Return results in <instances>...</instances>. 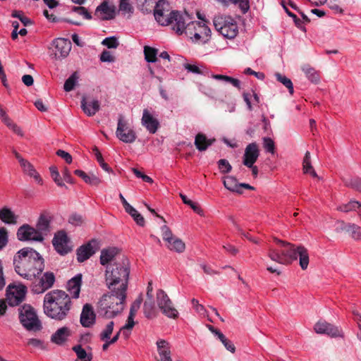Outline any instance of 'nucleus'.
I'll return each mask as SVG.
<instances>
[{"instance_id": "nucleus-38", "label": "nucleus", "mask_w": 361, "mask_h": 361, "mask_svg": "<svg viewBox=\"0 0 361 361\" xmlns=\"http://www.w3.org/2000/svg\"><path fill=\"white\" fill-rule=\"evenodd\" d=\"M140 10L143 13H150L152 9H154L155 5L157 3V0H137Z\"/></svg>"}, {"instance_id": "nucleus-15", "label": "nucleus", "mask_w": 361, "mask_h": 361, "mask_svg": "<svg viewBox=\"0 0 361 361\" xmlns=\"http://www.w3.org/2000/svg\"><path fill=\"white\" fill-rule=\"evenodd\" d=\"M98 249V243L92 240L87 244L80 246L77 250V259L79 262H83L92 256Z\"/></svg>"}, {"instance_id": "nucleus-9", "label": "nucleus", "mask_w": 361, "mask_h": 361, "mask_svg": "<svg viewBox=\"0 0 361 361\" xmlns=\"http://www.w3.org/2000/svg\"><path fill=\"white\" fill-rule=\"evenodd\" d=\"M156 299L159 308L165 316L171 319L178 318V312L164 290L159 289L157 291Z\"/></svg>"}, {"instance_id": "nucleus-48", "label": "nucleus", "mask_w": 361, "mask_h": 361, "mask_svg": "<svg viewBox=\"0 0 361 361\" xmlns=\"http://www.w3.org/2000/svg\"><path fill=\"white\" fill-rule=\"evenodd\" d=\"M119 11L123 13L132 14L133 13V7L130 4V0H120Z\"/></svg>"}, {"instance_id": "nucleus-10", "label": "nucleus", "mask_w": 361, "mask_h": 361, "mask_svg": "<svg viewBox=\"0 0 361 361\" xmlns=\"http://www.w3.org/2000/svg\"><path fill=\"white\" fill-rule=\"evenodd\" d=\"M116 135L121 141L125 143H133L137 137L135 132L129 127L128 121L121 114L118 116Z\"/></svg>"}, {"instance_id": "nucleus-63", "label": "nucleus", "mask_w": 361, "mask_h": 361, "mask_svg": "<svg viewBox=\"0 0 361 361\" xmlns=\"http://www.w3.org/2000/svg\"><path fill=\"white\" fill-rule=\"evenodd\" d=\"M56 154L61 157L62 159H63L66 163L68 164H71L72 162V157L71 155L64 151V150H62V149H59L57 152H56Z\"/></svg>"}, {"instance_id": "nucleus-18", "label": "nucleus", "mask_w": 361, "mask_h": 361, "mask_svg": "<svg viewBox=\"0 0 361 361\" xmlns=\"http://www.w3.org/2000/svg\"><path fill=\"white\" fill-rule=\"evenodd\" d=\"M259 156V150L255 142L247 145L243 157V164L245 166H252L257 161Z\"/></svg>"}, {"instance_id": "nucleus-21", "label": "nucleus", "mask_w": 361, "mask_h": 361, "mask_svg": "<svg viewBox=\"0 0 361 361\" xmlns=\"http://www.w3.org/2000/svg\"><path fill=\"white\" fill-rule=\"evenodd\" d=\"M157 353L159 356L158 361H170L171 358V344L164 339H158L156 342Z\"/></svg>"}, {"instance_id": "nucleus-50", "label": "nucleus", "mask_w": 361, "mask_h": 361, "mask_svg": "<svg viewBox=\"0 0 361 361\" xmlns=\"http://www.w3.org/2000/svg\"><path fill=\"white\" fill-rule=\"evenodd\" d=\"M231 3L238 5L243 14L246 13L250 9L249 0H228Z\"/></svg>"}, {"instance_id": "nucleus-56", "label": "nucleus", "mask_w": 361, "mask_h": 361, "mask_svg": "<svg viewBox=\"0 0 361 361\" xmlns=\"http://www.w3.org/2000/svg\"><path fill=\"white\" fill-rule=\"evenodd\" d=\"M27 345H32L34 348H37L41 350H45L46 345L42 340L38 338H30L27 341Z\"/></svg>"}, {"instance_id": "nucleus-31", "label": "nucleus", "mask_w": 361, "mask_h": 361, "mask_svg": "<svg viewBox=\"0 0 361 361\" xmlns=\"http://www.w3.org/2000/svg\"><path fill=\"white\" fill-rule=\"evenodd\" d=\"M18 216L9 208L4 207L0 210V219L7 224H16Z\"/></svg>"}, {"instance_id": "nucleus-28", "label": "nucleus", "mask_w": 361, "mask_h": 361, "mask_svg": "<svg viewBox=\"0 0 361 361\" xmlns=\"http://www.w3.org/2000/svg\"><path fill=\"white\" fill-rule=\"evenodd\" d=\"M100 104L98 100L87 101L85 97L81 101V108L88 116H94L99 110Z\"/></svg>"}, {"instance_id": "nucleus-61", "label": "nucleus", "mask_w": 361, "mask_h": 361, "mask_svg": "<svg viewBox=\"0 0 361 361\" xmlns=\"http://www.w3.org/2000/svg\"><path fill=\"white\" fill-rule=\"evenodd\" d=\"M346 185L361 192L360 178H356L350 179L348 182L346 183Z\"/></svg>"}, {"instance_id": "nucleus-51", "label": "nucleus", "mask_w": 361, "mask_h": 361, "mask_svg": "<svg viewBox=\"0 0 361 361\" xmlns=\"http://www.w3.org/2000/svg\"><path fill=\"white\" fill-rule=\"evenodd\" d=\"M8 235L6 228H0V251L2 250L8 244Z\"/></svg>"}, {"instance_id": "nucleus-16", "label": "nucleus", "mask_w": 361, "mask_h": 361, "mask_svg": "<svg viewBox=\"0 0 361 361\" xmlns=\"http://www.w3.org/2000/svg\"><path fill=\"white\" fill-rule=\"evenodd\" d=\"M55 282V276L53 272L47 271L45 272L37 284H36L32 290L35 293H42L47 290L51 288Z\"/></svg>"}, {"instance_id": "nucleus-12", "label": "nucleus", "mask_w": 361, "mask_h": 361, "mask_svg": "<svg viewBox=\"0 0 361 361\" xmlns=\"http://www.w3.org/2000/svg\"><path fill=\"white\" fill-rule=\"evenodd\" d=\"M17 238L20 241L42 242L44 240V236L40 234V232L28 224H24L18 229Z\"/></svg>"}, {"instance_id": "nucleus-52", "label": "nucleus", "mask_w": 361, "mask_h": 361, "mask_svg": "<svg viewBox=\"0 0 361 361\" xmlns=\"http://www.w3.org/2000/svg\"><path fill=\"white\" fill-rule=\"evenodd\" d=\"M218 166L220 172L222 173H228L232 169L231 165L229 164L228 161L225 159H221L218 161Z\"/></svg>"}, {"instance_id": "nucleus-2", "label": "nucleus", "mask_w": 361, "mask_h": 361, "mask_svg": "<svg viewBox=\"0 0 361 361\" xmlns=\"http://www.w3.org/2000/svg\"><path fill=\"white\" fill-rule=\"evenodd\" d=\"M277 244L276 247H270L268 257L274 262L281 264H289L299 257L300 266L305 270L309 264V253L304 246H296L286 241L274 238Z\"/></svg>"}, {"instance_id": "nucleus-47", "label": "nucleus", "mask_w": 361, "mask_h": 361, "mask_svg": "<svg viewBox=\"0 0 361 361\" xmlns=\"http://www.w3.org/2000/svg\"><path fill=\"white\" fill-rule=\"evenodd\" d=\"M154 307L152 300L145 301L143 305V312L145 317L148 319L154 317Z\"/></svg>"}, {"instance_id": "nucleus-13", "label": "nucleus", "mask_w": 361, "mask_h": 361, "mask_svg": "<svg viewBox=\"0 0 361 361\" xmlns=\"http://www.w3.org/2000/svg\"><path fill=\"white\" fill-rule=\"evenodd\" d=\"M69 238L65 231H59L54 234L52 244L56 251L61 255H66L71 251Z\"/></svg>"}, {"instance_id": "nucleus-36", "label": "nucleus", "mask_w": 361, "mask_h": 361, "mask_svg": "<svg viewBox=\"0 0 361 361\" xmlns=\"http://www.w3.org/2000/svg\"><path fill=\"white\" fill-rule=\"evenodd\" d=\"M20 166L23 169L24 171L29 176L33 177L37 183H40L42 182V179L39 173L35 171L30 162L25 159L24 161H21Z\"/></svg>"}, {"instance_id": "nucleus-5", "label": "nucleus", "mask_w": 361, "mask_h": 361, "mask_svg": "<svg viewBox=\"0 0 361 361\" xmlns=\"http://www.w3.org/2000/svg\"><path fill=\"white\" fill-rule=\"evenodd\" d=\"M154 16L157 22L162 26L171 25L176 34H183L185 13L171 11L169 4L164 0H159L155 5Z\"/></svg>"}, {"instance_id": "nucleus-60", "label": "nucleus", "mask_w": 361, "mask_h": 361, "mask_svg": "<svg viewBox=\"0 0 361 361\" xmlns=\"http://www.w3.org/2000/svg\"><path fill=\"white\" fill-rule=\"evenodd\" d=\"M161 233L164 240H165L166 243H168L174 237L169 227L166 225L161 227Z\"/></svg>"}, {"instance_id": "nucleus-43", "label": "nucleus", "mask_w": 361, "mask_h": 361, "mask_svg": "<svg viewBox=\"0 0 361 361\" xmlns=\"http://www.w3.org/2000/svg\"><path fill=\"white\" fill-rule=\"evenodd\" d=\"M126 212L133 218L137 225L140 226H145V221L144 217L133 207L129 208Z\"/></svg>"}, {"instance_id": "nucleus-24", "label": "nucleus", "mask_w": 361, "mask_h": 361, "mask_svg": "<svg viewBox=\"0 0 361 361\" xmlns=\"http://www.w3.org/2000/svg\"><path fill=\"white\" fill-rule=\"evenodd\" d=\"M82 276L81 274H76L74 277L71 279L66 286L67 290L72 295L73 298H78L80 292V287L82 284Z\"/></svg>"}, {"instance_id": "nucleus-55", "label": "nucleus", "mask_w": 361, "mask_h": 361, "mask_svg": "<svg viewBox=\"0 0 361 361\" xmlns=\"http://www.w3.org/2000/svg\"><path fill=\"white\" fill-rule=\"evenodd\" d=\"M50 173L51 176L53 178L54 181L59 185V186H65L64 183L62 182L59 173L57 170V168L56 166H51L50 167Z\"/></svg>"}, {"instance_id": "nucleus-40", "label": "nucleus", "mask_w": 361, "mask_h": 361, "mask_svg": "<svg viewBox=\"0 0 361 361\" xmlns=\"http://www.w3.org/2000/svg\"><path fill=\"white\" fill-rule=\"evenodd\" d=\"M180 197H181L183 203L190 206L195 213H197V214H199L200 216L204 215V212H203L202 209L199 206L198 204L189 200L185 195L180 194Z\"/></svg>"}, {"instance_id": "nucleus-34", "label": "nucleus", "mask_w": 361, "mask_h": 361, "mask_svg": "<svg viewBox=\"0 0 361 361\" xmlns=\"http://www.w3.org/2000/svg\"><path fill=\"white\" fill-rule=\"evenodd\" d=\"M72 350L77 355V359L75 361H92V354L87 353L81 345H74Z\"/></svg>"}, {"instance_id": "nucleus-57", "label": "nucleus", "mask_w": 361, "mask_h": 361, "mask_svg": "<svg viewBox=\"0 0 361 361\" xmlns=\"http://www.w3.org/2000/svg\"><path fill=\"white\" fill-rule=\"evenodd\" d=\"M350 236L356 240H361V227L357 224H352L351 228L350 230Z\"/></svg>"}, {"instance_id": "nucleus-39", "label": "nucleus", "mask_w": 361, "mask_h": 361, "mask_svg": "<svg viewBox=\"0 0 361 361\" xmlns=\"http://www.w3.org/2000/svg\"><path fill=\"white\" fill-rule=\"evenodd\" d=\"M158 50L155 48L145 46L144 47V54L145 60L149 63H154L157 61Z\"/></svg>"}, {"instance_id": "nucleus-29", "label": "nucleus", "mask_w": 361, "mask_h": 361, "mask_svg": "<svg viewBox=\"0 0 361 361\" xmlns=\"http://www.w3.org/2000/svg\"><path fill=\"white\" fill-rule=\"evenodd\" d=\"M215 140H216L214 138L208 139L204 134L199 133L195 136L194 144L199 151L203 152L207 150V149L211 146Z\"/></svg>"}, {"instance_id": "nucleus-58", "label": "nucleus", "mask_w": 361, "mask_h": 361, "mask_svg": "<svg viewBox=\"0 0 361 361\" xmlns=\"http://www.w3.org/2000/svg\"><path fill=\"white\" fill-rule=\"evenodd\" d=\"M142 295H140L133 302V304L131 305V307H130V312H129V314L131 315V316H135L136 315V313L137 312L138 310L140 309V305L142 304Z\"/></svg>"}, {"instance_id": "nucleus-14", "label": "nucleus", "mask_w": 361, "mask_h": 361, "mask_svg": "<svg viewBox=\"0 0 361 361\" xmlns=\"http://www.w3.org/2000/svg\"><path fill=\"white\" fill-rule=\"evenodd\" d=\"M54 48V56L56 59L66 58L71 49V42L65 38H57L52 42Z\"/></svg>"}, {"instance_id": "nucleus-44", "label": "nucleus", "mask_w": 361, "mask_h": 361, "mask_svg": "<svg viewBox=\"0 0 361 361\" xmlns=\"http://www.w3.org/2000/svg\"><path fill=\"white\" fill-rule=\"evenodd\" d=\"M275 75L277 80L282 83L285 87H286L288 90L289 93L290 94H293L294 92V89L292 81L285 75H283L279 73H276Z\"/></svg>"}, {"instance_id": "nucleus-7", "label": "nucleus", "mask_w": 361, "mask_h": 361, "mask_svg": "<svg viewBox=\"0 0 361 361\" xmlns=\"http://www.w3.org/2000/svg\"><path fill=\"white\" fill-rule=\"evenodd\" d=\"M184 32L187 36L193 39L195 42L200 40L205 42L210 35L211 31L205 23L199 21H191L189 15L185 12L183 29V33Z\"/></svg>"}, {"instance_id": "nucleus-49", "label": "nucleus", "mask_w": 361, "mask_h": 361, "mask_svg": "<svg viewBox=\"0 0 361 361\" xmlns=\"http://www.w3.org/2000/svg\"><path fill=\"white\" fill-rule=\"evenodd\" d=\"M183 67L188 72L192 73L195 74L204 75L206 74V71L204 69H202L199 66L195 64H190V63H184Z\"/></svg>"}, {"instance_id": "nucleus-33", "label": "nucleus", "mask_w": 361, "mask_h": 361, "mask_svg": "<svg viewBox=\"0 0 361 361\" xmlns=\"http://www.w3.org/2000/svg\"><path fill=\"white\" fill-rule=\"evenodd\" d=\"M310 158V152L307 151L302 161L303 173L310 174L313 178H317V174L312 166Z\"/></svg>"}, {"instance_id": "nucleus-4", "label": "nucleus", "mask_w": 361, "mask_h": 361, "mask_svg": "<svg viewBox=\"0 0 361 361\" xmlns=\"http://www.w3.org/2000/svg\"><path fill=\"white\" fill-rule=\"evenodd\" d=\"M71 297L64 291L54 290L44 298V314L55 320L61 321L68 315L71 308Z\"/></svg>"}, {"instance_id": "nucleus-59", "label": "nucleus", "mask_w": 361, "mask_h": 361, "mask_svg": "<svg viewBox=\"0 0 361 361\" xmlns=\"http://www.w3.org/2000/svg\"><path fill=\"white\" fill-rule=\"evenodd\" d=\"M351 225L352 224H346L343 221H338L336 222L335 231L336 233L350 232Z\"/></svg>"}, {"instance_id": "nucleus-35", "label": "nucleus", "mask_w": 361, "mask_h": 361, "mask_svg": "<svg viewBox=\"0 0 361 361\" xmlns=\"http://www.w3.org/2000/svg\"><path fill=\"white\" fill-rule=\"evenodd\" d=\"M166 246L170 250L179 253L183 252L185 249V243L176 236L167 243Z\"/></svg>"}, {"instance_id": "nucleus-53", "label": "nucleus", "mask_w": 361, "mask_h": 361, "mask_svg": "<svg viewBox=\"0 0 361 361\" xmlns=\"http://www.w3.org/2000/svg\"><path fill=\"white\" fill-rule=\"evenodd\" d=\"M263 147L267 152L274 154L275 144L274 140L270 137L263 138Z\"/></svg>"}, {"instance_id": "nucleus-26", "label": "nucleus", "mask_w": 361, "mask_h": 361, "mask_svg": "<svg viewBox=\"0 0 361 361\" xmlns=\"http://www.w3.org/2000/svg\"><path fill=\"white\" fill-rule=\"evenodd\" d=\"M52 217L49 214H42L37 221L36 229L44 236L51 231V221Z\"/></svg>"}, {"instance_id": "nucleus-6", "label": "nucleus", "mask_w": 361, "mask_h": 361, "mask_svg": "<svg viewBox=\"0 0 361 361\" xmlns=\"http://www.w3.org/2000/svg\"><path fill=\"white\" fill-rule=\"evenodd\" d=\"M127 293L110 291L104 294L98 302V312L106 318H113L124 309Z\"/></svg>"}, {"instance_id": "nucleus-25", "label": "nucleus", "mask_w": 361, "mask_h": 361, "mask_svg": "<svg viewBox=\"0 0 361 361\" xmlns=\"http://www.w3.org/2000/svg\"><path fill=\"white\" fill-rule=\"evenodd\" d=\"M71 331L67 326H63L56 330L51 336V341L56 345H63L71 336Z\"/></svg>"}, {"instance_id": "nucleus-1", "label": "nucleus", "mask_w": 361, "mask_h": 361, "mask_svg": "<svg viewBox=\"0 0 361 361\" xmlns=\"http://www.w3.org/2000/svg\"><path fill=\"white\" fill-rule=\"evenodd\" d=\"M15 271L23 279H35L44 269V260L36 250L31 247H23L13 257Z\"/></svg>"}, {"instance_id": "nucleus-32", "label": "nucleus", "mask_w": 361, "mask_h": 361, "mask_svg": "<svg viewBox=\"0 0 361 361\" xmlns=\"http://www.w3.org/2000/svg\"><path fill=\"white\" fill-rule=\"evenodd\" d=\"M302 70L305 74L307 79L312 83L317 84L320 81V75L319 71L309 64H305L302 67Z\"/></svg>"}, {"instance_id": "nucleus-23", "label": "nucleus", "mask_w": 361, "mask_h": 361, "mask_svg": "<svg viewBox=\"0 0 361 361\" xmlns=\"http://www.w3.org/2000/svg\"><path fill=\"white\" fill-rule=\"evenodd\" d=\"M142 124L152 134L157 132L159 126L157 119L154 118L147 109L143 110Z\"/></svg>"}, {"instance_id": "nucleus-42", "label": "nucleus", "mask_w": 361, "mask_h": 361, "mask_svg": "<svg viewBox=\"0 0 361 361\" xmlns=\"http://www.w3.org/2000/svg\"><path fill=\"white\" fill-rule=\"evenodd\" d=\"M114 328V322L113 321H109L102 331L99 334V338L101 340H108L110 338L111 335L113 333Z\"/></svg>"}, {"instance_id": "nucleus-62", "label": "nucleus", "mask_w": 361, "mask_h": 361, "mask_svg": "<svg viewBox=\"0 0 361 361\" xmlns=\"http://www.w3.org/2000/svg\"><path fill=\"white\" fill-rule=\"evenodd\" d=\"M68 221L74 226H80L82 224L83 219L81 215L74 214L69 217Z\"/></svg>"}, {"instance_id": "nucleus-64", "label": "nucleus", "mask_w": 361, "mask_h": 361, "mask_svg": "<svg viewBox=\"0 0 361 361\" xmlns=\"http://www.w3.org/2000/svg\"><path fill=\"white\" fill-rule=\"evenodd\" d=\"M100 60L102 62H113L114 57L108 51H104L100 55Z\"/></svg>"}, {"instance_id": "nucleus-45", "label": "nucleus", "mask_w": 361, "mask_h": 361, "mask_svg": "<svg viewBox=\"0 0 361 361\" xmlns=\"http://www.w3.org/2000/svg\"><path fill=\"white\" fill-rule=\"evenodd\" d=\"M78 79V75L76 72L73 73L66 81L63 85V89L66 92H70L73 90L76 82Z\"/></svg>"}, {"instance_id": "nucleus-19", "label": "nucleus", "mask_w": 361, "mask_h": 361, "mask_svg": "<svg viewBox=\"0 0 361 361\" xmlns=\"http://www.w3.org/2000/svg\"><path fill=\"white\" fill-rule=\"evenodd\" d=\"M80 322L83 327L90 328L96 322V314L90 304L84 305L80 314Z\"/></svg>"}, {"instance_id": "nucleus-17", "label": "nucleus", "mask_w": 361, "mask_h": 361, "mask_svg": "<svg viewBox=\"0 0 361 361\" xmlns=\"http://www.w3.org/2000/svg\"><path fill=\"white\" fill-rule=\"evenodd\" d=\"M314 329L317 334H326L331 337H337L342 336V331L338 327L325 322L319 321L314 326Z\"/></svg>"}, {"instance_id": "nucleus-41", "label": "nucleus", "mask_w": 361, "mask_h": 361, "mask_svg": "<svg viewBox=\"0 0 361 361\" xmlns=\"http://www.w3.org/2000/svg\"><path fill=\"white\" fill-rule=\"evenodd\" d=\"M360 202L355 200L350 201L347 204H342L338 207V210L343 212H349L350 211H357L358 210L359 207H360Z\"/></svg>"}, {"instance_id": "nucleus-11", "label": "nucleus", "mask_w": 361, "mask_h": 361, "mask_svg": "<svg viewBox=\"0 0 361 361\" xmlns=\"http://www.w3.org/2000/svg\"><path fill=\"white\" fill-rule=\"evenodd\" d=\"M26 287L9 285L6 290V300L10 306L18 305L25 298Z\"/></svg>"}, {"instance_id": "nucleus-30", "label": "nucleus", "mask_w": 361, "mask_h": 361, "mask_svg": "<svg viewBox=\"0 0 361 361\" xmlns=\"http://www.w3.org/2000/svg\"><path fill=\"white\" fill-rule=\"evenodd\" d=\"M74 173L90 185L97 186L102 183L101 179L93 173L87 174L85 172L80 169H76L74 171Z\"/></svg>"}, {"instance_id": "nucleus-37", "label": "nucleus", "mask_w": 361, "mask_h": 361, "mask_svg": "<svg viewBox=\"0 0 361 361\" xmlns=\"http://www.w3.org/2000/svg\"><path fill=\"white\" fill-rule=\"evenodd\" d=\"M238 185L239 183L237 179L233 176H227L224 179V187L231 192L237 193L240 192V190H238Z\"/></svg>"}, {"instance_id": "nucleus-3", "label": "nucleus", "mask_w": 361, "mask_h": 361, "mask_svg": "<svg viewBox=\"0 0 361 361\" xmlns=\"http://www.w3.org/2000/svg\"><path fill=\"white\" fill-rule=\"evenodd\" d=\"M130 272L129 260L124 256L107 264L104 274L106 287L110 291L127 293Z\"/></svg>"}, {"instance_id": "nucleus-27", "label": "nucleus", "mask_w": 361, "mask_h": 361, "mask_svg": "<svg viewBox=\"0 0 361 361\" xmlns=\"http://www.w3.org/2000/svg\"><path fill=\"white\" fill-rule=\"evenodd\" d=\"M219 32L226 38L233 39L238 32L236 22L232 18H228V20Z\"/></svg>"}, {"instance_id": "nucleus-22", "label": "nucleus", "mask_w": 361, "mask_h": 361, "mask_svg": "<svg viewBox=\"0 0 361 361\" xmlns=\"http://www.w3.org/2000/svg\"><path fill=\"white\" fill-rule=\"evenodd\" d=\"M118 249L114 247L104 249L101 251L100 263L102 265H106L110 263H114L116 260L121 258L122 256H118Z\"/></svg>"}, {"instance_id": "nucleus-46", "label": "nucleus", "mask_w": 361, "mask_h": 361, "mask_svg": "<svg viewBox=\"0 0 361 361\" xmlns=\"http://www.w3.org/2000/svg\"><path fill=\"white\" fill-rule=\"evenodd\" d=\"M230 18L229 16H224L221 15L216 16L213 20L214 26L216 30L220 32Z\"/></svg>"}, {"instance_id": "nucleus-8", "label": "nucleus", "mask_w": 361, "mask_h": 361, "mask_svg": "<svg viewBox=\"0 0 361 361\" xmlns=\"http://www.w3.org/2000/svg\"><path fill=\"white\" fill-rule=\"evenodd\" d=\"M19 320L23 326L30 331H39L42 324L35 309L30 305H24L18 309Z\"/></svg>"}, {"instance_id": "nucleus-20", "label": "nucleus", "mask_w": 361, "mask_h": 361, "mask_svg": "<svg viewBox=\"0 0 361 361\" xmlns=\"http://www.w3.org/2000/svg\"><path fill=\"white\" fill-rule=\"evenodd\" d=\"M94 15L103 20L114 19L116 16V7L109 6L106 1H104L97 6Z\"/></svg>"}, {"instance_id": "nucleus-54", "label": "nucleus", "mask_w": 361, "mask_h": 361, "mask_svg": "<svg viewBox=\"0 0 361 361\" xmlns=\"http://www.w3.org/2000/svg\"><path fill=\"white\" fill-rule=\"evenodd\" d=\"M102 44L109 49H116L119 45L118 39L115 37H106L102 41Z\"/></svg>"}]
</instances>
